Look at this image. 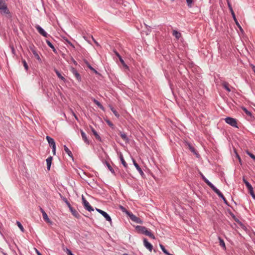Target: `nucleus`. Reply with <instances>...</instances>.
Here are the masks:
<instances>
[{"instance_id":"obj_6","label":"nucleus","mask_w":255,"mask_h":255,"mask_svg":"<svg viewBox=\"0 0 255 255\" xmlns=\"http://www.w3.org/2000/svg\"><path fill=\"white\" fill-rule=\"evenodd\" d=\"M114 53H115L116 55L119 58L120 61L122 63V65L124 67L126 68L127 69H129L128 66L126 64L124 60L123 59L122 56L120 55V54L116 50H114Z\"/></svg>"},{"instance_id":"obj_51","label":"nucleus","mask_w":255,"mask_h":255,"mask_svg":"<svg viewBox=\"0 0 255 255\" xmlns=\"http://www.w3.org/2000/svg\"><path fill=\"white\" fill-rule=\"evenodd\" d=\"M29 48L31 51L32 53L33 52H34L35 51H36L35 47V46H34V45L33 44H31L30 45H29Z\"/></svg>"},{"instance_id":"obj_52","label":"nucleus","mask_w":255,"mask_h":255,"mask_svg":"<svg viewBox=\"0 0 255 255\" xmlns=\"http://www.w3.org/2000/svg\"><path fill=\"white\" fill-rule=\"evenodd\" d=\"M120 208L123 211V212L126 213V214L128 216V213H131L130 211H128L125 207L122 206H120Z\"/></svg>"},{"instance_id":"obj_43","label":"nucleus","mask_w":255,"mask_h":255,"mask_svg":"<svg viewBox=\"0 0 255 255\" xmlns=\"http://www.w3.org/2000/svg\"><path fill=\"white\" fill-rule=\"evenodd\" d=\"M186 0V2H187L188 6L189 8L192 7L193 6V4H194L193 0Z\"/></svg>"},{"instance_id":"obj_5","label":"nucleus","mask_w":255,"mask_h":255,"mask_svg":"<svg viewBox=\"0 0 255 255\" xmlns=\"http://www.w3.org/2000/svg\"><path fill=\"white\" fill-rule=\"evenodd\" d=\"M128 216L129 217L130 219L133 222H135L136 223L142 224L143 223V221L138 217H136L135 215H133L131 212L128 213Z\"/></svg>"},{"instance_id":"obj_55","label":"nucleus","mask_w":255,"mask_h":255,"mask_svg":"<svg viewBox=\"0 0 255 255\" xmlns=\"http://www.w3.org/2000/svg\"><path fill=\"white\" fill-rule=\"evenodd\" d=\"M71 113H72V115L74 117L75 119L77 120V121H78V118L77 117V116L76 115V114H75V113L73 112V111L71 109Z\"/></svg>"},{"instance_id":"obj_19","label":"nucleus","mask_w":255,"mask_h":255,"mask_svg":"<svg viewBox=\"0 0 255 255\" xmlns=\"http://www.w3.org/2000/svg\"><path fill=\"white\" fill-rule=\"evenodd\" d=\"M92 101L100 109H101L103 111H104L105 110V108L104 107V106L100 103V102H99L98 100H97L95 98H92Z\"/></svg>"},{"instance_id":"obj_41","label":"nucleus","mask_w":255,"mask_h":255,"mask_svg":"<svg viewBox=\"0 0 255 255\" xmlns=\"http://www.w3.org/2000/svg\"><path fill=\"white\" fill-rule=\"evenodd\" d=\"M202 178L204 181L209 186H210L211 185H212V183L209 181L202 174H201Z\"/></svg>"},{"instance_id":"obj_58","label":"nucleus","mask_w":255,"mask_h":255,"mask_svg":"<svg viewBox=\"0 0 255 255\" xmlns=\"http://www.w3.org/2000/svg\"><path fill=\"white\" fill-rule=\"evenodd\" d=\"M52 152L53 155H55L56 153V147H54L52 148Z\"/></svg>"},{"instance_id":"obj_32","label":"nucleus","mask_w":255,"mask_h":255,"mask_svg":"<svg viewBox=\"0 0 255 255\" xmlns=\"http://www.w3.org/2000/svg\"><path fill=\"white\" fill-rule=\"evenodd\" d=\"M109 107H110L111 110L113 112L114 115L117 118H119L120 117V115L118 113V112L111 105H109Z\"/></svg>"},{"instance_id":"obj_40","label":"nucleus","mask_w":255,"mask_h":255,"mask_svg":"<svg viewBox=\"0 0 255 255\" xmlns=\"http://www.w3.org/2000/svg\"><path fill=\"white\" fill-rule=\"evenodd\" d=\"M33 54L34 55L35 58L38 60V61L41 63H42V60L40 58L39 55H38V54L37 53V52L36 51H35L33 53Z\"/></svg>"},{"instance_id":"obj_37","label":"nucleus","mask_w":255,"mask_h":255,"mask_svg":"<svg viewBox=\"0 0 255 255\" xmlns=\"http://www.w3.org/2000/svg\"><path fill=\"white\" fill-rule=\"evenodd\" d=\"M223 87L228 92H231V89L229 88V84L227 82H224L222 84Z\"/></svg>"},{"instance_id":"obj_64","label":"nucleus","mask_w":255,"mask_h":255,"mask_svg":"<svg viewBox=\"0 0 255 255\" xmlns=\"http://www.w3.org/2000/svg\"><path fill=\"white\" fill-rule=\"evenodd\" d=\"M40 210H41V212H42V215H43V212H45V211H44L43 210V209L42 208H40Z\"/></svg>"},{"instance_id":"obj_33","label":"nucleus","mask_w":255,"mask_h":255,"mask_svg":"<svg viewBox=\"0 0 255 255\" xmlns=\"http://www.w3.org/2000/svg\"><path fill=\"white\" fill-rule=\"evenodd\" d=\"M105 164L106 165L107 167L108 168L109 170L114 174L115 175V172L114 169L113 168V167L111 166L110 164L107 161H105Z\"/></svg>"},{"instance_id":"obj_16","label":"nucleus","mask_w":255,"mask_h":255,"mask_svg":"<svg viewBox=\"0 0 255 255\" xmlns=\"http://www.w3.org/2000/svg\"><path fill=\"white\" fill-rule=\"evenodd\" d=\"M69 210L70 211L71 214L73 216H74L77 219H80V215L78 213V212L75 210L73 207L71 208Z\"/></svg>"},{"instance_id":"obj_13","label":"nucleus","mask_w":255,"mask_h":255,"mask_svg":"<svg viewBox=\"0 0 255 255\" xmlns=\"http://www.w3.org/2000/svg\"><path fill=\"white\" fill-rule=\"evenodd\" d=\"M230 216L233 218L235 222H236L243 229H244L246 227L243 224L242 222H241L233 213H231Z\"/></svg>"},{"instance_id":"obj_29","label":"nucleus","mask_w":255,"mask_h":255,"mask_svg":"<svg viewBox=\"0 0 255 255\" xmlns=\"http://www.w3.org/2000/svg\"><path fill=\"white\" fill-rule=\"evenodd\" d=\"M218 239L219 240V244L220 246H221L222 247H223V249L226 250V247L225 245V243L222 238H221L220 237H218Z\"/></svg>"},{"instance_id":"obj_15","label":"nucleus","mask_w":255,"mask_h":255,"mask_svg":"<svg viewBox=\"0 0 255 255\" xmlns=\"http://www.w3.org/2000/svg\"><path fill=\"white\" fill-rule=\"evenodd\" d=\"M80 132H81L82 138H83V140L84 141V142L86 144H90V142H89V140H88V139L87 137L86 133L81 129H80Z\"/></svg>"},{"instance_id":"obj_17","label":"nucleus","mask_w":255,"mask_h":255,"mask_svg":"<svg viewBox=\"0 0 255 255\" xmlns=\"http://www.w3.org/2000/svg\"><path fill=\"white\" fill-rule=\"evenodd\" d=\"M243 182L245 184L246 187L248 189L249 192L253 190V188L251 184L245 179V177L243 178Z\"/></svg>"},{"instance_id":"obj_50","label":"nucleus","mask_w":255,"mask_h":255,"mask_svg":"<svg viewBox=\"0 0 255 255\" xmlns=\"http://www.w3.org/2000/svg\"><path fill=\"white\" fill-rule=\"evenodd\" d=\"M65 40V41L69 44V45L73 48V49H75L74 45L66 38H63Z\"/></svg>"},{"instance_id":"obj_23","label":"nucleus","mask_w":255,"mask_h":255,"mask_svg":"<svg viewBox=\"0 0 255 255\" xmlns=\"http://www.w3.org/2000/svg\"><path fill=\"white\" fill-rule=\"evenodd\" d=\"M232 17L233 18V19L235 21V23L237 25V26L238 27V28L240 29V31L242 32H244V30L242 28V27H241V26L240 25V23H239L237 19L236 18V15L234 14V15H232Z\"/></svg>"},{"instance_id":"obj_44","label":"nucleus","mask_w":255,"mask_h":255,"mask_svg":"<svg viewBox=\"0 0 255 255\" xmlns=\"http://www.w3.org/2000/svg\"><path fill=\"white\" fill-rule=\"evenodd\" d=\"M234 152L236 154V157L238 159L240 163V164H242L241 158L240 155H239V154L238 153L237 150L235 148H234Z\"/></svg>"},{"instance_id":"obj_56","label":"nucleus","mask_w":255,"mask_h":255,"mask_svg":"<svg viewBox=\"0 0 255 255\" xmlns=\"http://www.w3.org/2000/svg\"><path fill=\"white\" fill-rule=\"evenodd\" d=\"M66 251L68 255H74L70 250L67 249Z\"/></svg>"},{"instance_id":"obj_48","label":"nucleus","mask_w":255,"mask_h":255,"mask_svg":"<svg viewBox=\"0 0 255 255\" xmlns=\"http://www.w3.org/2000/svg\"><path fill=\"white\" fill-rule=\"evenodd\" d=\"M185 144L186 145L188 146L189 149L190 150H192L193 148H194V147H193V146L192 145L191 143H190V142H187V141H185Z\"/></svg>"},{"instance_id":"obj_14","label":"nucleus","mask_w":255,"mask_h":255,"mask_svg":"<svg viewBox=\"0 0 255 255\" xmlns=\"http://www.w3.org/2000/svg\"><path fill=\"white\" fill-rule=\"evenodd\" d=\"M90 128L91 129V131H92V133H93V134L94 135L95 138H96V139H97L99 141H102L101 137L98 134V133L96 131V130L93 128V127H92L91 126H90Z\"/></svg>"},{"instance_id":"obj_31","label":"nucleus","mask_w":255,"mask_h":255,"mask_svg":"<svg viewBox=\"0 0 255 255\" xmlns=\"http://www.w3.org/2000/svg\"><path fill=\"white\" fill-rule=\"evenodd\" d=\"M42 216H43V218L45 222H46L47 223H49L50 224H52V222L49 219V218H48L47 214L45 213V212H43V214Z\"/></svg>"},{"instance_id":"obj_35","label":"nucleus","mask_w":255,"mask_h":255,"mask_svg":"<svg viewBox=\"0 0 255 255\" xmlns=\"http://www.w3.org/2000/svg\"><path fill=\"white\" fill-rule=\"evenodd\" d=\"M104 121L112 129H114L115 128L114 125L109 119H108L107 118H104Z\"/></svg>"},{"instance_id":"obj_9","label":"nucleus","mask_w":255,"mask_h":255,"mask_svg":"<svg viewBox=\"0 0 255 255\" xmlns=\"http://www.w3.org/2000/svg\"><path fill=\"white\" fill-rule=\"evenodd\" d=\"M132 160L133 162V164L134 166H135V167L136 168V169H137V170L139 172V173H140L141 176H143V175H144V173L142 171L141 168H140V167L136 163V161L135 160V159L134 158H132Z\"/></svg>"},{"instance_id":"obj_57","label":"nucleus","mask_w":255,"mask_h":255,"mask_svg":"<svg viewBox=\"0 0 255 255\" xmlns=\"http://www.w3.org/2000/svg\"><path fill=\"white\" fill-rule=\"evenodd\" d=\"M96 211L99 213L100 214H101V215L102 214V212H104V211L100 209H98V208H96Z\"/></svg>"},{"instance_id":"obj_18","label":"nucleus","mask_w":255,"mask_h":255,"mask_svg":"<svg viewBox=\"0 0 255 255\" xmlns=\"http://www.w3.org/2000/svg\"><path fill=\"white\" fill-rule=\"evenodd\" d=\"M52 159L53 157L51 156H50L48 157L46 160L47 163V169L48 171L50 170V169Z\"/></svg>"},{"instance_id":"obj_21","label":"nucleus","mask_w":255,"mask_h":255,"mask_svg":"<svg viewBox=\"0 0 255 255\" xmlns=\"http://www.w3.org/2000/svg\"><path fill=\"white\" fill-rule=\"evenodd\" d=\"M63 147L64 151L67 153L69 156L71 157L72 159V160H73L74 158L72 152L69 150V149L67 147V146L66 145H64L63 146Z\"/></svg>"},{"instance_id":"obj_60","label":"nucleus","mask_w":255,"mask_h":255,"mask_svg":"<svg viewBox=\"0 0 255 255\" xmlns=\"http://www.w3.org/2000/svg\"><path fill=\"white\" fill-rule=\"evenodd\" d=\"M92 39H93V41L94 42V43H95L97 46L99 45V44H98V42H97L95 40V39L93 38V36H92Z\"/></svg>"},{"instance_id":"obj_54","label":"nucleus","mask_w":255,"mask_h":255,"mask_svg":"<svg viewBox=\"0 0 255 255\" xmlns=\"http://www.w3.org/2000/svg\"><path fill=\"white\" fill-rule=\"evenodd\" d=\"M10 47L11 48V52H12V54H13L14 55H15V49H14L13 46L10 45Z\"/></svg>"},{"instance_id":"obj_36","label":"nucleus","mask_w":255,"mask_h":255,"mask_svg":"<svg viewBox=\"0 0 255 255\" xmlns=\"http://www.w3.org/2000/svg\"><path fill=\"white\" fill-rule=\"evenodd\" d=\"M173 35L178 39L181 36V33L176 30L173 31Z\"/></svg>"},{"instance_id":"obj_20","label":"nucleus","mask_w":255,"mask_h":255,"mask_svg":"<svg viewBox=\"0 0 255 255\" xmlns=\"http://www.w3.org/2000/svg\"><path fill=\"white\" fill-rule=\"evenodd\" d=\"M102 215L106 219V220L109 222L110 223V224L112 225V219L110 215L106 213V212L104 211V212H102Z\"/></svg>"},{"instance_id":"obj_38","label":"nucleus","mask_w":255,"mask_h":255,"mask_svg":"<svg viewBox=\"0 0 255 255\" xmlns=\"http://www.w3.org/2000/svg\"><path fill=\"white\" fill-rule=\"evenodd\" d=\"M242 109L243 110V111L249 116L252 117L253 115L251 112L248 111L247 109L244 107H242Z\"/></svg>"},{"instance_id":"obj_2","label":"nucleus","mask_w":255,"mask_h":255,"mask_svg":"<svg viewBox=\"0 0 255 255\" xmlns=\"http://www.w3.org/2000/svg\"><path fill=\"white\" fill-rule=\"evenodd\" d=\"M135 230L138 234L145 235L152 239H155L154 235L144 226L137 225L135 227Z\"/></svg>"},{"instance_id":"obj_45","label":"nucleus","mask_w":255,"mask_h":255,"mask_svg":"<svg viewBox=\"0 0 255 255\" xmlns=\"http://www.w3.org/2000/svg\"><path fill=\"white\" fill-rule=\"evenodd\" d=\"M247 154L255 161V155L250 152L249 150L246 151Z\"/></svg>"},{"instance_id":"obj_53","label":"nucleus","mask_w":255,"mask_h":255,"mask_svg":"<svg viewBox=\"0 0 255 255\" xmlns=\"http://www.w3.org/2000/svg\"><path fill=\"white\" fill-rule=\"evenodd\" d=\"M250 193L251 195V196L252 197V198L255 200V194L254 192V190H252L250 192Z\"/></svg>"},{"instance_id":"obj_1","label":"nucleus","mask_w":255,"mask_h":255,"mask_svg":"<svg viewBox=\"0 0 255 255\" xmlns=\"http://www.w3.org/2000/svg\"><path fill=\"white\" fill-rule=\"evenodd\" d=\"M7 0L0 1V13L2 15H5L8 19H11L12 15L7 7L6 2Z\"/></svg>"},{"instance_id":"obj_7","label":"nucleus","mask_w":255,"mask_h":255,"mask_svg":"<svg viewBox=\"0 0 255 255\" xmlns=\"http://www.w3.org/2000/svg\"><path fill=\"white\" fill-rule=\"evenodd\" d=\"M35 28L38 31V32L45 37H47L48 34L45 32V31L39 25H36L35 26Z\"/></svg>"},{"instance_id":"obj_63","label":"nucleus","mask_w":255,"mask_h":255,"mask_svg":"<svg viewBox=\"0 0 255 255\" xmlns=\"http://www.w3.org/2000/svg\"><path fill=\"white\" fill-rule=\"evenodd\" d=\"M228 212L230 215H231V213H233L230 210H228Z\"/></svg>"},{"instance_id":"obj_61","label":"nucleus","mask_w":255,"mask_h":255,"mask_svg":"<svg viewBox=\"0 0 255 255\" xmlns=\"http://www.w3.org/2000/svg\"><path fill=\"white\" fill-rule=\"evenodd\" d=\"M72 61L75 65H77V62L73 58H72Z\"/></svg>"},{"instance_id":"obj_26","label":"nucleus","mask_w":255,"mask_h":255,"mask_svg":"<svg viewBox=\"0 0 255 255\" xmlns=\"http://www.w3.org/2000/svg\"><path fill=\"white\" fill-rule=\"evenodd\" d=\"M120 160H121V163L123 164V165L124 166V167L125 168L127 169L128 168V164L126 163V162L125 161V160L123 157V156L121 153L120 154Z\"/></svg>"},{"instance_id":"obj_8","label":"nucleus","mask_w":255,"mask_h":255,"mask_svg":"<svg viewBox=\"0 0 255 255\" xmlns=\"http://www.w3.org/2000/svg\"><path fill=\"white\" fill-rule=\"evenodd\" d=\"M143 245L144 247L149 250V251L151 252L153 249L152 245L147 241V239L143 238Z\"/></svg>"},{"instance_id":"obj_24","label":"nucleus","mask_w":255,"mask_h":255,"mask_svg":"<svg viewBox=\"0 0 255 255\" xmlns=\"http://www.w3.org/2000/svg\"><path fill=\"white\" fill-rule=\"evenodd\" d=\"M54 71L55 72L57 77L59 79H60L61 80H62L64 82L66 81V79L60 74V73L58 71L57 69H56V68H54Z\"/></svg>"},{"instance_id":"obj_30","label":"nucleus","mask_w":255,"mask_h":255,"mask_svg":"<svg viewBox=\"0 0 255 255\" xmlns=\"http://www.w3.org/2000/svg\"><path fill=\"white\" fill-rule=\"evenodd\" d=\"M159 246H160V249H161V250L162 251V252L166 255H172L171 254H170L168 251L165 248L164 246L162 245V244H160L159 245Z\"/></svg>"},{"instance_id":"obj_11","label":"nucleus","mask_w":255,"mask_h":255,"mask_svg":"<svg viewBox=\"0 0 255 255\" xmlns=\"http://www.w3.org/2000/svg\"><path fill=\"white\" fill-rule=\"evenodd\" d=\"M83 61L85 64L87 65V66L88 67V68H89L91 70L93 71L96 74L101 75V74L99 72H98L96 69H95L93 67H92L87 60L84 59Z\"/></svg>"},{"instance_id":"obj_42","label":"nucleus","mask_w":255,"mask_h":255,"mask_svg":"<svg viewBox=\"0 0 255 255\" xmlns=\"http://www.w3.org/2000/svg\"><path fill=\"white\" fill-rule=\"evenodd\" d=\"M194 155H196L197 158H199L200 157V155L198 153V152L196 150L195 148H193L190 150Z\"/></svg>"},{"instance_id":"obj_4","label":"nucleus","mask_w":255,"mask_h":255,"mask_svg":"<svg viewBox=\"0 0 255 255\" xmlns=\"http://www.w3.org/2000/svg\"><path fill=\"white\" fill-rule=\"evenodd\" d=\"M225 121L226 123L231 125V126L238 128L236 119L231 117H227L225 119Z\"/></svg>"},{"instance_id":"obj_3","label":"nucleus","mask_w":255,"mask_h":255,"mask_svg":"<svg viewBox=\"0 0 255 255\" xmlns=\"http://www.w3.org/2000/svg\"><path fill=\"white\" fill-rule=\"evenodd\" d=\"M82 201L84 208L89 212L94 211V208L90 205L89 203L86 200L83 196L82 197Z\"/></svg>"},{"instance_id":"obj_10","label":"nucleus","mask_w":255,"mask_h":255,"mask_svg":"<svg viewBox=\"0 0 255 255\" xmlns=\"http://www.w3.org/2000/svg\"><path fill=\"white\" fill-rule=\"evenodd\" d=\"M46 139H47L49 146L51 147V148L56 147V143L53 138L47 135L46 136Z\"/></svg>"},{"instance_id":"obj_22","label":"nucleus","mask_w":255,"mask_h":255,"mask_svg":"<svg viewBox=\"0 0 255 255\" xmlns=\"http://www.w3.org/2000/svg\"><path fill=\"white\" fill-rule=\"evenodd\" d=\"M59 195H60V198H61L62 201H64L66 203V204L67 206V207H68L69 209H70L71 208H72V207L71 206V205H70V203L68 202V201L67 200L66 198L63 196L61 194H59Z\"/></svg>"},{"instance_id":"obj_12","label":"nucleus","mask_w":255,"mask_h":255,"mask_svg":"<svg viewBox=\"0 0 255 255\" xmlns=\"http://www.w3.org/2000/svg\"><path fill=\"white\" fill-rule=\"evenodd\" d=\"M71 71L72 72V73L75 75L76 79L79 81H81V77L79 73L78 72V71L73 67H72L71 69Z\"/></svg>"},{"instance_id":"obj_49","label":"nucleus","mask_w":255,"mask_h":255,"mask_svg":"<svg viewBox=\"0 0 255 255\" xmlns=\"http://www.w3.org/2000/svg\"><path fill=\"white\" fill-rule=\"evenodd\" d=\"M22 62L23 64V66L25 68V69L27 71L28 69V66L26 62V61L24 59H22Z\"/></svg>"},{"instance_id":"obj_34","label":"nucleus","mask_w":255,"mask_h":255,"mask_svg":"<svg viewBox=\"0 0 255 255\" xmlns=\"http://www.w3.org/2000/svg\"><path fill=\"white\" fill-rule=\"evenodd\" d=\"M227 4H228V7H229V9L232 14V15H234L235 14L234 10H233V7H232V6L231 5V3L230 1L229 0H227Z\"/></svg>"},{"instance_id":"obj_62","label":"nucleus","mask_w":255,"mask_h":255,"mask_svg":"<svg viewBox=\"0 0 255 255\" xmlns=\"http://www.w3.org/2000/svg\"><path fill=\"white\" fill-rule=\"evenodd\" d=\"M35 250L37 255H42L37 249H35Z\"/></svg>"},{"instance_id":"obj_27","label":"nucleus","mask_w":255,"mask_h":255,"mask_svg":"<svg viewBox=\"0 0 255 255\" xmlns=\"http://www.w3.org/2000/svg\"><path fill=\"white\" fill-rule=\"evenodd\" d=\"M46 42L47 44L52 49L53 51L55 53H57L56 49L55 48V47L53 46V45L50 42L49 40L46 39Z\"/></svg>"},{"instance_id":"obj_46","label":"nucleus","mask_w":255,"mask_h":255,"mask_svg":"<svg viewBox=\"0 0 255 255\" xmlns=\"http://www.w3.org/2000/svg\"><path fill=\"white\" fill-rule=\"evenodd\" d=\"M16 224H17V226L19 227V228L20 229V230H21V231L22 232H24V229L22 224L19 221L16 222Z\"/></svg>"},{"instance_id":"obj_28","label":"nucleus","mask_w":255,"mask_h":255,"mask_svg":"<svg viewBox=\"0 0 255 255\" xmlns=\"http://www.w3.org/2000/svg\"><path fill=\"white\" fill-rule=\"evenodd\" d=\"M218 195L219 196V197H220L221 198H222L223 199L224 203L226 205H227V206L230 207V205L229 203H228V202L226 200V198L224 197V196L223 195V194L221 192H220L219 193V194H218Z\"/></svg>"},{"instance_id":"obj_59","label":"nucleus","mask_w":255,"mask_h":255,"mask_svg":"<svg viewBox=\"0 0 255 255\" xmlns=\"http://www.w3.org/2000/svg\"><path fill=\"white\" fill-rule=\"evenodd\" d=\"M251 67L253 70V71L255 72V66L253 64H251Z\"/></svg>"},{"instance_id":"obj_47","label":"nucleus","mask_w":255,"mask_h":255,"mask_svg":"<svg viewBox=\"0 0 255 255\" xmlns=\"http://www.w3.org/2000/svg\"><path fill=\"white\" fill-rule=\"evenodd\" d=\"M185 144L186 145L188 146L189 149L190 150H192L193 148H194V147H193V146L192 145L191 143H190V142H187V141H185Z\"/></svg>"},{"instance_id":"obj_25","label":"nucleus","mask_w":255,"mask_h":255,"mask_svg":"<svg viewBox=\"0 0 255 255\" xmlns=\"http://www.w3.org/2000/svg\"><path fill=\"white\" fill-rule=\"evenodd\" d=\"M121 137L123 138V139L125 141L126 143H128L129 142V138L126 135V134L124 132H120Z\"/></svg>"},{"instance_id":"obj_39","label":"nucleus","mask_w":255,"mask_h":255,"mask_svg":"<svg viewBox=\"0 0 255 255\" xmlns=\"http://www.w3.org/2000/svg\"><path fill=\"white\" fill-rule=\"evenodd\" d=\"M217 195L221 192L213 184L209 186Z\"/></svg>"}]
</instances>
